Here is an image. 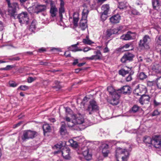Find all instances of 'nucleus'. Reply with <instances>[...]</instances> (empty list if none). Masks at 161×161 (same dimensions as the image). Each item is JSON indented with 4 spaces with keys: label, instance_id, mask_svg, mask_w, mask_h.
I'll return each mask as SVG.
<instances>
[{
    "label": "nucleus",
    "instance_id": "nucleus-1",
    "mask_svg": "<svg viewBox=\"0 0 161 161\" xmlns=\"http://www.w3.org/2000/svg\"><path fill=\"white\" fill-rule=\"evenodd\" d=\"M115 153L117 161H127L130 155L128 150L119 147L116 148Z\"/></svg>",
    "mask_w": 161,
    "mask_h": 161
},
{
    "label": "nucleus",
    "instance_id": "nucleus-2",
    "mask_svg": "<svg viewBox=\"0 0 161 161\" xmlns=\"http://www.w3.org/2000/svg\"><path fill=\"white\" fill-rule=\"evenodd\" d=\"M73 121L76 124H82L84 126V128L90 125L91 124L89 121L87 119H84L82 115L80 114H78L74 115L73 116Z\"/></svg>",
    "mask_w": 161,
    "mask_h": 161
},
{
    "label": "nucleus",
    "instance_id": "nucleus-3",
    "mask_svg": "<svg viewBox=\"0 0 161 161\" xmlns=\"http://www.w3.org/2000/svg\"><path fill=\"white\" fill-rule=\"evenodd\" d=\"M7 2L8 7V12L9 14L11 16L15 17L16 14L17 10L19 9L18 5L16 2H10V0H6Z\"/></svg>",
    "mask_w": 161,
    "mask_h": 161
},
{
    "label": "nucleus",
    "instance_id": "nucleus-4",
    "mask_svg": "<svg viewBox=\"0 0 161 161\" xmlns=\"http://www.w3.org/2000/svg\"><path fill=\"white\" fill-rule=\"evenodd\" d=\"M88 13L89 11L87 9H83L82 14V17L80 20V27L83 31L84 30L87 26L86 19Z\"/></svg>",
    "mask_w": 161,
    "mask_h": 161
},
{
    "label": "nucleus",
    "instance_id": "nucleus-5",
    "mask_svg": "<svg viewBox=\"0 0 161 161\" xmlns=\"http://www.w3.org/2000/svg\"><path fill=\"white\" fill-rule=\"evenodd\" d=\"M151 41V39L148 35H145L143 39L141 40L139 43V47L142 49L149 48L148 43Z\"/></svg>",
    "mask_w": 161,
    "mask_h": 161
},
{
    "label": "nucleus",
    "instance_id": "nucleus-6",
    "mask_svg": "<svg viewBox=\"0 0 161 161\" xmlns=\"http://www.w3.org/2000/svg\"><path fill=\"white\" fill-rule=\"evenodd\" d=\"M36 132L30 130L24 131L22 136L21 139L23 142L26 141L27 140L30 139H32L36 136Z\"/></svg>",
    "mask_w": 161,
    "mask_h": 161
},
{
    "label": "nucleus",
    "instance_id": "nucleus-7",
    "mask_svg": "<svg viewBox=\"0 0 161 161\" xmlns=\"http://www.w3.org/2000/svg\"><path fill=\"white\" fill-rule=\"evenodd\" d=\"M61 153L62 155L64 158L65 159L69 160L70 159L71 157L70 156V150L69 148L64 147L62 149V150L56 151L54 152V153L58 154L59 153Z\"/></svg>",
    "mask_w": 161,
    "mask_h": 161
},
{
    "label": "nucleus",
    "instance_id": "nucleus-8",
    "mask_svg": "<svg viewBox=\"0 0 161 161\" xmlns=\"http://www.w3.org/2000/svg\"><path fill=\"white\" fill-rule=\"evenodd\" d=\"M87 110L88 111L89 114H91L92 112L98 110L99 107L96 102L92 100L90 102Z\"/></svg>",
    "mask_w": 161,
    "mask_h": 161
},
{
    "label": "nucleus",
    "instance_id": "nucleus-9",
    "mask_svg": "<svg viewBox=\"0 0 161 161\" xmlns=\"http://www.w3.org/2000/svg\"><path fill=\"white\" fill-rule=\"evenodd\" d=\"M17 18L19 20V22L21 24H28L29 19L26 12H22L19 14L17 16Z\"/></svg>",
    "mask_w": 161,
    "mask_h": 161
},
{
    "label": "nucleus",
    "instance_id": "nucleus-10",
    "mask_svg": "<svg viewBox=\"0 0 161 161\" xmlns=\"http://www.w3.org/2000/svg\"><path fill=\"white\" fill-rule=\"evenodd\" d=\"M136 36L135 32H132L130 31H128L125 34L122 35L120 37V39L123 40H129L135 39Z\"/></svg>",
    "mask_w": 161,
    "mask_h": 161
},
{
    "label": "nucleus",
    "instance_id": "nucleus-11",
    "mask_svg": "<svg viewBox=\"0 0 161 161\" xmlns=\"http://www.w3.org/2000/svg\"><path fill=\"white\" fill-rule=\"evenodd\" d=\"M152 145L155 148H161V137L160 136L158 135L153 136Z\"/></svg>",
    "mask_w": 161,
    "mask_h": 161
},
{
    "label": "nucleus",
    "instance_id": "nucleus-12",
    "mask_svg": "<svg viewBox=\"0 0 161 161\" xmlns=\"http://www.w3.org/2000/svg\"><path fill=\"white\" fill-rule=\"evenodd\" d=\"M94 53L95 55H93L90 57H86V58L91 60H100L102 59V55L99 50L94 51Z\"/></svg>",
    "mask_w": 161,
    "mask_h": 161
},
{
    "label": "nucleus",
    "instance_id": "nucleus-13",
    "mask_svg": "<svg viewBox=\"0 0 161 161\" xmlns=\"http://www.w3.org/2000/svg\"><path fill=\"white\" fill-rule=\"evenodd\" d=\"M50 13L51 16L53 17L56 16L58 11V9L54 3L52 1H51L50 2Z\"/></svg>",
    "mask_w": 161,
    "mask_h": 161
},
{
    "label": "nucleus",
    "instance_id": "nucleus-14",
    "mask_svg": "<svg viewBox=\"0 0 161 161\" xmlns=\"http://www.w3.org/2000/svg\"><path fill=\"white\" fill-rule=\"evenodd\" d=\"M134 55L131 53H125L121 58L120 61L123 63H126L127 61L132 60L134 57Z\"/></svg>",
    "mask_w": 161,
    "mask_h": 161
},
{
    "label": "nucleus",
    "instance_id": "nucleus-15",
    "mask_svg": "<svg viewBox=\"0 0 161 161\" xmlns=\"http://www.w3.org/2000/svg\"><path fill=\"white\" fill-rule=\"evenodd\" d=\"M35 13L36 14L44 11L46 9V6L45 5L36 4L33 6Z\"/></svg>",
    "mask_w": 161,
    "mask_h": 161
},
{
    "label": "nucleus",
    "instance_id": "nucleus-16",
    "mask_svg": "<svg viewBox=\"0 0 161 161\" xmlns=\"http://www.w3.org/2000/svg\"><path fill=\"white\" fill-rule=\"evenodd\" d=\"M112 96V99L110 101V103L113 105H117L119 103V95L117 92H114Z\"/></svg>",
    "mask_w": 161,
    "mask_h": 161
},
{
    "label": "nucleus",
    "instance_id": "nucleus-17",
    "mask_svg": "<svg viewBox=\"0 0 161 161\" xmlns=\"http://www.w3.org/2000/svg\"><path fill=\"white\" fill-rule=\"evenodd\" d=\"M151 68L153 72L157 74L161 72V66L158 64L154 63L151 66Z\"/></svg>",
    "mask_w": 161,
    "mask_h": 161
},
{
    "label": "nucleus",
    "instance_id": "nucleus-18",
    "mask_svg": "<svg viewBox=\"0 0 161 161\" xmlns=\"http://www.w3.org/2000/svg\"><path fill=\"white\" fill-rule=\"evenodd\" d=\"M131 67L130 68L126 66L124 68H122L119 71V74L123 76L128 74L129 71L131 70Z\"/></svg>",
    "mask_w": 161,
    "mask_h": 161
},
{
    "label": "nucleus",
    "instance_id": "nucleus-19",
    "mask_svg": "<svg viewBox=\"0 0 161 161\" xmlns=\"http://www.w3.org/2000/svg\"><path fill=\"white\" fill-rule=\"evenodd\" d=\"M120 19V16L119 14H117L111 17L110 18V20L112 23L117 24L119 22Z\"/></svg>",
    "mask_w": 161,
    "mask_h": 161
},
{
    "label": "nucleus",
    "instance_id": "nucleus-20",
    "mask_svg": "<svg viewBox=\"0 0 161 161\" xmlns=\"http://www.w3.org/2000/svg\"><path fill=\"white\" fill-rule=\"evenodd\" d=\"M82 154L87 160H89L92 158V154L89 153V149L87 147H86L85 150L83 151Z\"/></svg>",
    "mask_w": 161,
    "mask_h": 161
},
{
    "label": "nucleus",
    "instance_id": "nucleus-21",
    "mask_svg": "<svg viewBox=\"0 0 161 161\" xmlns=\"http://www.w3.org/2000/svg\"><path fill=\"white\" fill-rule=\"evenodd\" d=\"M150 97L148 95L142 94L139 99V102L142 105L143 104L146 102H149Z\"/></svg>",
    "mask_w": 161,
    "mask_h": 161
},
{
    "label": "nucleus",
    "instance_id": "nucleus-22",
    "mask_svg": "<svg viewBox=\"0 0 161 161\" xmlns=\"http://www.w3.org/2000/svg\"><path fill=\"white\" fill-rule=\"evenodd\" d=\"M130 88L129 86H124L121 89L118 90V92H121L123 94H126L130 92Z\"/></svg>",
    "mask_w": 161,
    "mask_h": 161
},
{
    "label": "nucleus",
    "instance_id": "nucleus-23",
    "mask_svg": "<svg viewBox=\"0 0 161 161\" xmlns=\"http://www.w3.org/2000/svg\"><path fill=\"white\" fill-rule=\"evenodd\" d=\"M146 91L145 88L139 87L135 90L134 93L136 95L141 96L142 93L145 92Z\"/></svg>",
    "mask_w": 161,
    "mask_h": 161
},
{
    "label": "nucleus",
    "instance_id": "nucleus-24",
    "mask_svg": "<svg viewBox=\"0 0 161 161\" xmlns=\"http://www.w3.org/2000/svg\"><path fill=\"white\" fill-rule=\"evenodd\" d=\"M65 125V123L64 122H61V126L59 130L60 132L61 135H65L67 133Z\"/></svg>",
    "mask_w": 161,
    "mask_h": 161
},
{
    "label": "nucleus",
    "instance_id": "nucleus-25",
    "mask_svg": "<svg viewBox=\"0 0 161 161\" xmlns=\"http://www.w3.org/2000/svg\"><path fill=\"white\" fill-rule=\"evenodd\" d=\"M79 42H77L75 44L72 45L71 46L69 47L68 49L69 51L73 52H76L78 51H82V49H79L77 47V46L79 44Z\"/></svg>",
    "mask_w": 161,
    "mask_h": 161
},
{
    "label": "nucleus",
    "instance_id": "nucleus-26",
    "mask_svg": "<svg viewBox=\"0 0 161 161\" xmlns=\"http://www.w3.org/2000/svg\"><path fill=\"white\" fill-rule=\"evenodd\" d=\"M144 142L146 145L152 144L153 141V137L150 136H145L143 139Z\"/></svg>",
    "mask_w": 161,
    "mask_h": 161
},
{
    "label": "nucleus",
    "instance_id": "nucleus-27",
    "mask_svg": "<svg viewBox=\"0 0 161 161\" xmlns=\"http://www.w3.org/2000/svg\"><path fill=\"white\" fill-rule=\"evenodd\" d=\"M73 23L75 27L78 26V22L79 20L78 14L76 12H74L73 14Z\"/></svg>",
    "mask_w": 161,
    "mask_h": 161
},
{
    "label": "nucleus",
    "instance_id": "nucleus-28",
    "mask_svg": "<svg viewBox=\"0 0 161 161\" xmlns=\"http://www.w3.org/2000/svg\"><path fill=\"white\" fill-rule=\"evenodd\" d=\"M147 77V76L143 72L138 73L137 75V78L141 80L146 79Z\"/></svg>",
    "mask_w": 161,
    "mask_h": 161
},
{
    "label": "nucleus",
    "instance_id": "nucleus-29",
    "mask_svg": "<svg viewBox=\"0 0 161 161\" xmlns=\"http://www.w3.org/2000/svg\"><path fill=\"white\" fill-rule=\"evenodd\" d=\"M109 7L108 4L103 5L101 8L102 10L103 13L105 14H108V12L109 10Z\"/></svg>",
    "mask_w": 161,
    "mask_h": 161
},
{
    "label": "nucleus",
    "instance_id": "nucleus-30",
    "mask_svg": "<svg viewBox=\"0 0 161 161\" xmlns=\"http://www.w3.org/2000/svg\"><path fill=\"white\" fill-rule=\"evenodd\" d=\"M43 129L44 133H47L50 131L51 127L48 124H45L43 125Z\"/></svg>",
    "mask_w": 161,
    "mask_h": 161
},
{
    "label": "nucleus",
    "instance_id": "nucleus-31",
    "mask_svg": "<svg viewBox=\"0 0 161 161\" xmlns=\"http://www.w3.org/2000/svg\"><path fill=\"white\" fill-rule=\"evenodd\" d=\"M36 21L35 20H33L31 23L30 26V30L31 31H33L36 28Z\"/></svg>",
    "mask_w": 161,
    "mask_h": 161
},
{
    "label": "nucleus",
    "instance_id": "nucleus-32",
    "mask_svg": "<svg viewBox=\"0 0 161 161\" xmlns=\"http://www.w3.org/2000/svg\"><path fill=\"white\" fill-rule=\"evenodd\" d=\"M83 6L84 7V9H87L89 11V8H91L90 1L89 0L85 1V3L83 4Z\"/></svg>",
    "mask_w": 161,
    "mask_h": 161
},
{
    "label": "nucleus",
    "instance_id": "nucleus-33",
    "mask_svg": "<svg viewBox=\"0 0 161 161\" xmlns=\"http://www.w3.org/2000/svg\"><path fill=\"white\" fill-rule=\"evenodd\" d=\"M159 0H152V4L154 9L158 7L159 5Z\"/></svg>",
    "mask_w": 161,
    "mask_h": 161
},
{
    "label": "nucleus",
    "instance_id": "nucleus-34",
    "mask_svg": "<svg viewBox=\"0 0 161 161\" xmlns=\"http://www.w3.org/2000/svg\"><path fill=\"white\" fill-rule=\"evenodd\" d=\"M65 11V10L64 7H60L59 8V16L60 18L61 19L63 18L62 14L64 13Z\"/></svg>",
    "mask_w": 161,
    "mask_h": 161
},
{
    "label": "nucleus",
    "instance_id": "nucleus-35",
    "mask_svg": "<svg viewBox=\"0 0 161 161\" xmlns=\"http://www.w3.org/2000/svg\"><path fill=\"white\" fill-rule=\"evenodd\" d=\"M63 147V143L62 142H61L59 143H58L55 145H54L53 148H56V149H57L58 150L60 151V149L62 148V147Z\"/></svg>",
    "mask_w": 161,
    "mask_h": 161
},
{
    "label": "nucleus",
    "instance_id": "nucleus-36",
    "mask_svg": "<svg viewBox=\"0 0 161 161\" xmlns=\"http://www.w3.org/2000/svg\"><path fill=\"white\" fill-rule=\"evenodd\" d=\"M69 141L72 147L75 148L78 147V144L77 142L74 141L72 139L70 140Z\"/></svg>",
    "mask_w": 161,
    "mask_h": 161
},
{
    "label": "nucleus",
    "instance_id": "nucleus-37",
    "mask_svg": "<svg viewBox=\"0 0 161 161\" xmlns=\"http://www.w3.org/2000/svg\"><path fill=\"white\" fill-rule=\"evenodd\" d=\"M155 41L157 44L161 46V35L156 37Z\"/></svg>",
    "mask_w": 161,
    "mask_h": 161
},
{
    "label": "nucleus",
    "instance_id": "nucleus-38",
    "mask_svg": "<svg viewBox=\"0 0 161 161\" xmlns=\"http://www.w3.org/2000/svg\"><path fill=\"white\" fill-rule=\"evenodd\" d=\"M161 76L158 78L156 79L157 82V86L158 87V88L161 89Z\"/></svg>",
    "mask_w": 161,
    "mask_h": 161
},
{
    "label": "nucleus",
    "instance_id": "nucleus-39",
    "mask_svg": "<svg viewBox=\"0 0 161 161\" xmlns=\"http://www.w3.org/2000/svg\"><path fill=\"white\" fill-rule=\"evenodd\" d=\"M83 42L86 44L91 45L94 42L89 39H83L82 40Z\"/></svg>",
    "mask_w": 161,
    "mask_h": 161
},
{
    "label": "nucleus",
    "instance_id": "nucleus-40",
    "mask_svg": "<svg viewBox=\"0 0 161 161\" xmlns=\"http://www.w3.org/2000/svg\"><path fill=\"white\" fill-rule=\"evenodd\" d=\"M107 90L109 94L113 95L114 92H117L111 86H109L107 88Z\"/></svg>",
    "mask_w": 161,
    "mask_h": 161
},
{
    "label": "nucleus",
    "instance_id": "nucleus-41",
    "mask_svg": "<svg viewBox=\"0 0 161 161\" xmlns=\"http://www.w3.org/2000/svg\"><path fill=\"white\" fill-rule=\"evenodd\" d=\"M14 66L13 65H8L6 67L4 68H1L0 69V70H9L13 68Z\"/></svg>",
    "mask_w": 161,
    "mask_h": 161
},
{
    "label": "nucleus",
    "instance_id": "nucleus-42",
    "mask_svg": "<svg viewBox=\"0 0 161 161\" xmlns=\"http://www.w3.org/2000/svg\"><path fill=\"white\" fill-rule=\"evenodd\" d=\"M105 14V13H102L101 19L102 21H104L105 20L107 17V14Z\"/></svg>",
    "mask_w": 161,
    "mask_h": 161
},
{
    "label": "nucleus",
    "instance_id": "nucleus-43",
    "mask_svg": "<svg viewBox=\"0 0 161 161\" xmlns=\"http://www.w3.org/2000/svg\"><path fill=\"white\" fill-rule=\"evenodd\" d=\"M140 108L138 106L135 105L132 108V111L134 113L136 112L139 110Z\"/></svg>",
    "mask_w": 161,
    "mask_h": 161
},
{
    "label": "nucleus",
    "instance_id": "nucleus-44",
    "mask_svg": "<svg viewBox=\"0 0 161 161\" xmlns=\"http://www.w3.org/2000/svg\"><path fill=\"white\" fill-rule=\"evenodd\" d=\"M122 27H119L117 28H114L113 29H111V30L113 32V34H115L117 33L121 29Z\"/></svg>",
    "mask_w": 161,
    "mask_h": 161
},
{
    "label": "nucleus",
    "instance_id": "nucleus-45",
    "mask_svg": "<svg viewBox=\"0 0 161 161\" xmlns=\"http://www.w3.org/2000/svg\"><path fill=\"white\" fill-rule=\"evenodd\" d=\"M102 153L104 157H107L109 153V151L108 149H103Z\"/></svg>",
    "mask_w": 161,
    "mask_h": 161
},
{
    "label": "nucleus",
    "instance_id": "nucleus-46",
    "mask_svg": "<svg viewBox=\"0 0 161 161\" xmlns=\"http://www.w3.org/2000/svg\"><path fill=\"white\" fill-rule=\"evenodd\" d=\"M20 88L21 90L23 91H25L29 89V87L25 85H22L20 86L18 88Z\"/></svg>",
    "mask_w": 161,
    "mask_h": 161
},
{
    "label": "nucleus",
    "instance_id": "nucleus-47",
    "mask_svg": "<svg viewBox=\"0 0 161 161\" xmlns=\"http://www.w3.org/2000/svg\"><path fill=\"white\" fill-rule=\"evenodd\" d=\"M67 124L68 127H73L75 124H76L74 122L73 119L72 121H71L67 123Z\"/></svg>",
    "mask_w": 161,
    "mask_h": 161
},
{
    "label": "nucleus",
    "instance_id": "nucleus-48",
    "mask_svg": "<svg viewBox=\"0 0 161 161\" xmlns=\"http://www.w3.org/2000/svg\"><path fill=\"white\" fill-rule=\"evenodd\" d=\"M113 34V32L111 29L108 30L106 31V35L108 37H110Z\"/></svg>",
    "mask_w": 161,
    "mask_h": 161
},
{
    "label": "nucleus",
    "instance_id": "nucleus-49",
    "mask_svg": "<svg viewBox=\"0 0 161 161\" xmlns=\"http://www.w3.org/2000/svg\"><path fill=\"white\" fill-rule=\"evenodd\" d=\"M118 7L120 9H123L126 7V6L124 4V3L121 2L119 3Z\"/></svg>",
    "mask_w": 161,
    "mask_h": 161
},
{
    "label": "nucleus",
    "instance_id": "nucleus-50",
    "mask_svg": "<svg viewBox=\"0 0 161 161\" xmlns=\"http://www.w3.org/2000/svg\"><path fill=\"white\" fill-rule=\"evenodd\" d=\"M160 114V113L158 112V110H155L154 111L152 114V116H154L157 115H158Z\"/></svg>",
    "mask_w": 161,
    "mask_h": 161
},
{
    "label": "nucleus",
    "instance_id": "nucleus-51",
    "mask_svg": "<svg viewBox=\"0 0 161 161\" xmlns=\"http://www.w3.org/2000/svg\"><path fill=\"white\" fill-rule=\"evenodd\" d=\"M36 79V77L33 78L31 77H30L27 79V81L28 83H31L35 80Z\"/></svg>",
    "mask_w": 161,
    "mask_h": 161
},
{
    "label": "nucleus",
    "instance_id": "nucleus-52",
    "mask_svg": "<svg viewBox=\"0 0 161 161\" xmlns=\"http://www.w3.org/2000/svg\"><path fill=\"white\" fill-rule=\"evenodd\" d=\"M132 77L131 74H129L126 78H125V80L127 82L130 81L132 80Z\"/></svg>",
    "mask_w": 161,
    "mask_h": 161
},
{
    "label": "nucleus",
    "instance_id": "nucleus-53",
    "mask_svg": "<svg viewBox=\"0 0 161 161\" xmlns=\"http://www.w3.org/2000/svg\"><path fill=\"white\" fill-rule=\"evenodd\" d=\"M10 86L13 87H15L17 86V84L14 81H10L9 82Z\"/></svg>",
    "mask_w": 161,
    "mask_h": 161
},
{
    "label": "nucleus",
    "instance_id": "nucleus-54",
    "mask_svg": "<svg viewBox=\"0 0 161 161\" xmlns=\"http://www.w3.org/2000/svg\"><path fill=\"white\" fill-rule=\"evenodd\" d=\"M131 13L132 14L136 15L140 14L135 9H133L132 10Z\"/></svg>",
    "mask_w": 161,
    "mask_h": 161
},
{
    "label": "nucleus",
    "instance_id": "nucleus-55",
    "mask_svg": "<svg viewBox=\"0 0 161 161\" xmlns=\"http://www.w3.org/2000/svg\"><path fill=\"white\" fill-rule=\"evenodd\" d=\"M8 59L11 61H18L20 59V58L18 57H16L12 58H9Z\"/></svg>",
    "mask_w": 161,
    "mask_h": 161
},
{
    "label": "nucleus",
    "instance_id": "nucleus-56",
    "mask_svg": "<svg viewBox=\"0 0 161 161\" xmlns=\"http://www.w3.org/2000/svg\"><path fill=\"white\" fill-rule=\"evenodd\" d=\"M102 147L103 149H108V145L106 144H103L102 145Z\"/></svg>",
    "mask_w": 161,
    "mask_h": 161
},
{
    "label": "nucleus",
    "instance_id": "nucleus-57",
    "mask_svg": "<svg viewBox=\"0 0 161 161\" xmlns=\"http://www.w3.org/2000/svg\"><path fill=\"white\" fill-rule=\"evenodd\" d=\"M4 28V25L3 23L1 21H0V31H2Z\"/></svg>",
    "mask_w": 161,
    "mask_h": 161
},
{
    "label": "nucleus",
    "instance_id": "nucleus-58",
    "mask_svg": "<svg viewBox=\"0 0 161 161\" xmlns=\"http://www.w3.org/2000/svg\"><path fill=\"white\" fill-rule=\"evenodd\" d=\"M92 49L91 48H90L89 47H86L84 48L82 50L85 52H88L90 50H91Z\"/></svg>",
    "mask_w": 161,
    "mask_h": 161
},
{
    "label": "nucleus",
    "instance_id": "nucleus-59",
    "mask_svg": "<svg viewBox=\"0 0 161 161\" xmlns=\"http://www.w3.org/2000/svg\"><path fill=\"white\" fill-rule=\"evenodd\" d=\"M131 45V43H130V44L128 43V44H126L124 46H123V48H126V49L128 48H129L130 47V46Z\"/></svg>",
    "mask_w": 161,
    "mask_h": 161
},
{
    "label": "nucleus",
    "instance_id": "nucleus-60",
    "mask_svg": "<svg viewBox=\"0 0 161 161\" xmlns=\"http://www.w3.org/2000/svg\"><path fill=\"white\" fill-rule=\"evenodd\" d=\"M153 81H148L147 82V85L149 86H152L153 85Z\"/></svg>",
    "mask_w": 161,
    "mask_h": 161
},
{
    "label": "nucleus",
    "instance_id": "nucleus-61",
    "mask_svg": "<svg viewBox=\"0 0 161 161\" xmlns=\"http://www.w3.org/2000/svg\"><path fill=\"white\" fill-rule=\"evenodd\" d=\"M71 111V109L69 107H67L65 108V111L66 113H69Z\"/></svg>",
    "mask_w": 161,
    "mask_h": 161
},
{
    "label": "nucleus",
    "instance_id": "nucleus-62",
    "mask_svg": "<svg viewBox=\"0 0 161 161\" xmlns=\"http://www.w3.org/2000/svg\"><path fill=\"white\" fill-rule=\"evenodd\" d=\"M109 51V50L108 47H106L103 49V52L104 53H107Z\"/></svg>",
    "mask_w": 161,
    "mask_h": 161
},
{
    "label": "nucleus",
    "instance_id": "nucleus-63",
    "mask_svg": "<svg viewBox=\"0 0 161 161\" xmlns=\"http://www.w3.org/2000/svg\"><path fill=\"white\" fill-rule=\"evenodd\" d=\"M60 7H64V2L63 0H60Z\"/></svg>",
    "mask_w": 161,
    "mask_h": 161
},
{
    "label": "nucleus",
    "instance_id": "nucleus-64",
    "mask_svg": "<svg viewBox=\"0 0 161 161\" xmlns=\"http://www.w3.org/2000/svg\"><path fill=\"white\" fill-rule=\"evenodd\" d=\"M64 119L67 121V123L71 121V119L69 118L66 117Z\"/></svg>",
    "mask_w": 161,
    "mask_h": 161
}]
</instances>
